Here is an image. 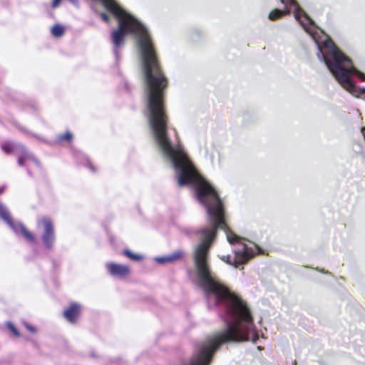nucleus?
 Wrapping results in <instances>:
<instances>
[{
  "label": "nucleus",
  "mask_w": 365,
  "mask_h": 365,
  "mask_svg": "<svg viewBox=\"0 0 365 365\" xmlns=\"http://www.w3.org/2000/svg\"><path fill=\"white\" fill-rule=\"evenodd\" d=\"M124 255L130 259L138 261L143 259V256L131 252L128 250H124Z\"/></svg>",
  "instance_id": "obj_9"
},
{
  "label": "nucleus",
  "mask_w": 365,
  "mask_h": 365,
  "mask_svg": "<svg viewBox=\"0 0 365 365\" xmlns=\"http://www.w3.org/2000/svg\"><path fill=\"white\" fill-rule=\"evenodd\" d=\"M105 268L109 275L120 280L128 279L132 272L130 266L114 262H106Z\"/></svg>",
  "instance_id": "obj_5"
},
{
  "label": "nucleus",
  "mask_w": 365,
  "mask_h": 365,
  "mask_svg": "<svg viewBox=\"0 0 365 365\" xmlns=\"http://www.w3.org/2000/svg\"><path fill=\"white\" fill-rule=\"evenodd\" d=\"M7 327L16 336H19V332L11 322L7 323Z\"/></svg>",
  "instance_id": "obj_10"
},
{
  "label": "nucleus",
  "mask_w": 365,
  "mask_h": 365,
  "mask_svg": "<svg viewBox=\"0 0 365 365\" xmlns=\"http://www.w3.org/2000/svg\"><path fill=\"white\" fill-rule=\"evenodd\" d=\"M37 229L41 232L42 241L48 249L53 247L56 236L52 221L48 217H42L37 221Z\"/></svg>",
  "instance_id": "obj_3"
},
{
  "label": "nucleus",
  "mask_w": 365,
  "mask_h": 365,
  "mask_svg": "<svg viewBox=\"0 0 365 365\" xmlns=\"http://www.w3.org/2000/svg\"><path fill=\"white\" fill-rule=\"evenodd\" d=\"M72 138H73L72 133L70 132H66V133L64 135H60L58 137V139L60 140H70L72 139Z\"/></svg>",
  "instance_id": "obj_11"
},
{
  "label": "nucleus",
  "mask_w": 365,
  "mask_h": 365,
  "mask_svg": "<svg viewBox=\"0 0 365 365\" xmlns=\"http://www.w3.org/2000/svg\"><path fill=\"white\" fill-rule=\"evenodd\" d=\"M364 130H365V128H364V127H363V128H361V133L365 136V134L364 133Z\"/></svg>",
  "instance_id": "obj_16"
},
{
  "label": "nucleus",
  "mask_w": 365,
  "mask_h": 365,
  "mask_svg": "<svg viewBox=\"0 0 365 365\" xmlns=\"http://www.w3.org/2000/svg\"><path fill=\"white\" fill-rule=\"evenodd\" d=\"M183 252L181 250H176L173 252L172 254L168 255L165 257H158L155 258V261L158 263H170L173 262L183 256Z\"/></svg>",
  "instance_id": "obj_7"
},
{
  "label": "nucleus",
  "mask_w": 365,
  "mask_h": 365,
  "mask_svg": "<svg viewBox=\"0 0 365 365\" xmlns=\"http://www.w3.org/2000/svg\"><path fill=\"white\" fill-rule=\"evenodd\" d=\"M25 327L31 333H36V329L34 327L30 326L28 324H25Z\"/></svg>",
  "instance_id": "obj_12"
},
{
  "label": "nucleus",
  "mask_w": 365,
  "mask_h": 365,
  "mask_svg": "<svg viewBox=\"0 0 365 365\" xmlns=\"http://www.w3.org/2000/svg\"><path fill=\"white\" fill-rule=\"evenodd\" d=\"M1 148L7 154L14 153L19 155L18 163L21 166L28 168L31 165L38 166V160L21 144L6 142L2 144Z\"/></svg>",
  "instance_id": "obj_2"
},
{
  "label": "nucleus",
  "mask_w": 365,
  "mask_h": 365,
  "mask_svg": "<svg viewBox=\"0 0 365 365\" xmlns=\"http://www.w3.org/2000/svg\"><path fill=\"white\" fill-rule=\"evenodd\" d=\"M81 307L77 303H72L63 312V317L71 323L74 324L80 316Z\"/></svg>",
  "instance_id": "obj_6"
},
{
  "label": "nucleus",
  "mask_w": 365,
  "mask_h": 365,
  "mask_svg": "<svg viewBox=\"0 0 365 365\" xmlns=\"http://www.w3.org/2000/svg\"><path fill=\"white\" fill-rule=\"evenodd\" d=\"M0 217L7 223L18 235H22L29 242H35L36 238L34 235L28 230L21 223L14 224L12 222L7 208L1 203H0Z\"/></svg>",
  "instance_id": "obj_4"
},
{
  "label": "nucleus",
  "mask_w": 365,
  "mask_h": 365,
  "mask_svg": "<svg viewBox=\"0 0 365 365\" xmlns=\"http://www.w3.org/2000/svg\"><path fill=\"white\" fill-rule=\"evenodd\" d=\"M60 1L61 0H53V3H52V6L53 7H56L58 6L59 3H60Z\"/></svg>",
  "instance_id": "obj_14"
},
{
  "label": "nucleus",
  "mask_w": 365,
  "mask_h": 365,
  "mask_svg": "<svg viewBox=\"0 0 365 365\" xmlns=\"http://www.w3.org/2000/svg\"><path fill=\"white\" fill-rule=\"evenodd\" d=\"M102 19L103 21H105L106 22H108V19H109V16L108 14H105V13H102L101 14Z\"/></svg>",
  "instance_id": "obj_13"
},
{
  "label": "nucleus",
  "mask_w": 365,
  "mask_h": 365,
  "mask_svg": "<svg viewBox=\"0 0 365 365\" xmlns=\"http://www.w3.org/2000/svg\"><path fill=\"white\" fill-rule=\"evenodd\" d=\"M4 191V187H0V194L3 193Z\"/></svg>",
  "instance_id": "obj_15"
},
{
  "label": "nucleus",
  "mask_w": 365,
  "mask_h": 365,
  "mask_svg": "<svg viewBox=\"0 0 365 365\" xmlns=\"http://www.w3.org/2000/svg\"><path fill=\"white\" fill-rule=\"evenodd\" d=\"M287 10L274 9L269 14V19L274 21L291 11L304 31L310 35L318 48V58L324 61L329 71L340 86L352 96L359 98L365 94V88L356 86L352 75L365 81V74L356 69L351 60L334 44L331 39L321 29L299 6L295 0H280Z\"/></svg>",
  "instance_id": "obj_1"
},
{
  "label": "nucleus",
  "mask_w": 365,
  "mask_h": 365,
  "mask_svg": "<svg viewBox=\"0 0 365 365\" xmlns=\"http://www.w3.org/2000/svg\"><path fill=\"white\" fill-rule=\"evenodd\" d=\"M71 3L76 4L77 2V0H69Z\"/></svg>",
  "instance_id": "obj_17"
},
{
  "label": "nucleus",
  "mask_w": 365,
  "mask_h": 365,
  "mask_svg": "<svg viewBox=\"0 0 365 365\" xmlns=\"http://www.w3.org/2000/svg\"><path fill=\"white\" fill-rule=\"evenodd\" d=\"M51 31L53 36L61 37L65 33V27L60 24H56L51 28Z\"/></svg>",
  "instance_id": "obj_8"
}]
</instances>
